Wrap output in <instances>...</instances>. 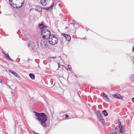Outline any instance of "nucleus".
I'll list each match as a JSON object with an SVG mask.
<instances>
[{"mask_svg": "<svg viewBox=\"0 0 134 134\" xmlns=\"http://www.w3.org/2000/svg\"><path fill=\"white\" fill-rule=\"evenodd\" d=\"M40 2L43 5L45 6L47 5L46 0H41Z\"/></svg>", "mask_w": 134, "mask_h": 134, "instance_id": "11", "label": "nucleus"}, {"mask_svg": "<svg viewBox=\"0 0 134 134\" xmlns=\"http://www.w3.org/2000/svg\"><path fill=\"white\" fill-rule=\"evenodd\" d=\"M29 76L32 80H34L35 79V75L33 74L30 73L29 74Z\"/></svg>", "mask_w": 134, "mask_h": 134, "instance_id": "16", "label": "nucleus"}, {"mask_svg": "<svg viewBox=\"0 0 134 134\" xmlns=\"http://www.w3.org/2000/svg\"><path fill=\"white\" fill-rule=\"evenodd\" d=\"M9 71L13 75H14L15 76L18 77H19V76L18 75V74L16 72H15L13 71L12 70H9Z\"/></svg>", "mask_w": 134, "mask_h": 134, "instance_id": "7", "label": "nucleus"}, {"mask_svg": "<svg viewBox=\"0 0 134 134\" xmlns=\"http://www.w3.org/2000/svg\"><path fill=\"white\" fill-rule=\"evenodd\" d=\"M31 43V45L32 44V43H33V42H32V43H30V44Z\"/></svg>", "mask_w": 134, "mask_h": 134, "instance_id": "30", "label": "nucleus"}, {"mask_svg": "<svg viewBox=\"0 0 134 134\" xmlns=\"http://www.w3.org/2000/svg\"><path fill=\"white\" fill-rule=\"evenodd\" d=\"M55 58H56L55 57H51L50 58L51 59H52V58L54 59H55Z\"/></svg>", "mask_w": 134, "mask_h": 134, "instance_id": "22", "label": "nucleus"}, {"mask_svg": "<svg viewBox=\"0 0 134 134\" xmlns=\"http://www.w3.org/2000/svg\"><path fill=\"white\" fill-rule=\"evenodd\" d=\"M102 112L104 116H107L108 115V113L106 112L105 110H104Z\"/></svg>", "mask_w": 134, "mask_h": 134, "instance_id": "17", "label": "nucleus"}, {"mask_svg": "<svg viewBox=\"0 0 134 134\" xmlns=\"http://www.w3.org/2000/svg\"><path fill=\"white\" fill-rule=\"evenodd\" d=\"M10 1L11 2H12V1Z\"/></svg>", "mask_w": 134, "mask_h": 134, "instance_id": "34", "label": "nucleus"}, {"mask_svg": "<svg viewBox=\"0 0 134 134\" xmlns=\"http://www.w3.org/2000/svg\"><path fill=\"white\" fill-rule=\"evenodd\" d=\"M54 4L55 3H53L49 7L46 8H45V9L46 10H51L53 8Z\"/></svg>", "mask_w": 134, "mask_h": 134, "instance_id": "6", "label": "nucleus"}, {"mask_svg": "<svg viewBox=\"0 0 134 134\" xmlns=\"http://www.w3.org/2000/svg\"><path fill=\"white\" fill-rule=\"evenodd\" d=\"M68 34H63L62 35H63L64 37H65V36L67 35Z\"/></svg>", "mask_w": 134, "mask_h": 134, "instance_id": "21", "label": "nucleus"}, {"mask_svg": "<svg viewBox=\"0 0 134 134\" xmlns=\"http://www.w3.org/2000/svg\"><path fill=\"white\" fill-rule=\"evenodd\" d=\"M30 37V35H29V36H28V37Z\"/></svg>", "mask_w": 134, "mask_h": 134, "instance_id": "28", "label": "nucleus"}, {"mask_svg": "<svg viewBox=\"0 0 134 134\" xmlns=\"http://www.w3.org/2000/svg\"><path fill=\"white\" fill-rule=\"evenodd\" d=\"M97 117L98 119L99 118H100V117H102L100 113L99 112L97 113Z\"/></svg>", "mask_w": 134, "mask_h": 134, "instance_id": "18", "label": "nucleus"}, {"mask_svg": "<svg viewBox=\"0 0 134 134\" xmlns=\"http://www.w3.org/2000/svg\"><path fill=\"white\" fill-rule=\"evenodd\" d=\"M5 54V57L7 59L9 60H13L12 59L9 57V56L8 54Z\"/></svg>", "mask_w": 134, "mask_h": 134, "instance_id": "12", "label": "nucleus"}, {"mask_svg": "<svg viewBox=\"0 0 134 134\" xmlns=\"http://www.w3.org/2000/svg\"><path fill=\"white\" fill-rule=\"evenodd\" d=\"M22 4H24V3H22Z\"/></svg>", "mask_w": 134, "mask_h": 134, "instance_id": "35", "label": "nucleus"}, {"mask_svg": "<svg viewBox=\"0 0 134 134\" xmlns=\"http://www.w3.org/2000/svg\"><path fill=\"white\" fill-rule=\"evenodd\" d=\"M48 39H45V38L44 43L43 44L44 45V48H45L46 46H47L48 45Z\"/></svg>", "mask_w": 134, "mask_h": 134, "instance_id": "9", "label": "nucleus"}, {"mask_svg": "<svg viewBox=\"0 0 134 134\" xmlns=\"http://www.w3.org/2000/svg\"><path fill=\"white\" fill-rule=\"evenodd\" d=\"M118 123L119 124V127L120 130V132L122 134H126V132L124 128L121 125V122L119 120H118Z\"/></svg>", "mask_w": 134, "mask_h": 134, "instance_id": "4", "label": "nucleus"}, {"mask_svg": "<svg viewBox=\"0 0 134 134\" xmlns=\"http://www.w3.org/2000/svg\"><path fill=\"white\" fill-rule=\"evenodd\" d=\"M113 96L114 98H119L121 97L120 94H114Z\"/></svg>", "mask_w": 134, "mask_h": 134, "instance_id": "13", "label": "nucleus"}, {"mask_svg": "<svg viewBox=\"0 0 134 134\" xmlns=\"http://www.w3.org/2000/svg\"><path fill=\"white\" fill-rule=\"evenodd\" d=\"M36 113V116L37 117V119L40 122L41 124L43 127H46L47 125L46 122L47 120V116L44 113H38L34 112Z\"/></svg>", "mask_w": 134, "mask_h": 134, "instance_id": "1", "label": "nucleus"}, {"mask_svg": "<svg viewBox=\"0 0 134 134\" xmlns=\"http://www.w3.org/2000/svg\"><path fill=\"white\" fill-rule=\"evenodd\" d=\"M35 134H38V133L36 134V133H35Z\"/></svg>", "mask_w": 134, "mask_h": 134, "instance_id": "33", "label": "nucleus"}, {"mask_svg": "<svg viewBox=\"0 0 134 134\" xmlns=\"http://www.w3.org/2000/svg\"><path fill=\"white\" fill-rule=\"evenodd\" d=\"M68 27H65V29H68Z\"/></svg>", "mask_w": 134, "mask_h": 134, "instance_id": "31", "label": "nucleus"}, {"mask_svg": "<svg viewBox=\"0 0 134 134\" xmlns=\"http://www.w3.org/2000/svg\"><path fill=\"white\" fill-rule=\"evenodd\" d=\"M71 38L70 36L68 35L65 36V39L67 41H69L70 40Z\"/></svg>", "mask_w": 134, "mask_h": 134, "instance_id": "15", "label": "nucleus"}, {"mask_svg": "<svg viewBox=\"0 0 134 134\" xmlns=\"http://www.w3.org/2000/svg\"><path fill=\"white\" fill-rule=\"evenodd\" d=\"M112 134H120L118 129L116 127H114L112 130Z\"/></svg>", "mask_w": 134, "mask_h": 134, "instance_id": "5", "label": "nucleus"}, {"mask_svg": "<svg viewBox=\"0 0 134 134\" xmlns=\"http://www.w3.org/2000/svg\"><path fill=\"white\" fill-rule=\"evenodd\" d=\"M132 51L133 52H134V46L132 47Z\"/></svg>", "mask_w": 134, "mask_h": 134, "instance_id": "24", "label": "nucleus"}, {"mask_svg": "<svg viewBox=\"0 0 134 134\" xmlns=\"http://www.w3.org/2000/svg\"><path fill=\"white\" fill-rule=\"evenodd\" d=\"M130 79L132 81H134V75H133L132 76L130 77Z\"/></svg>", "mask_w": 134, "mask_h": 134, "instance_id": "20", "label": "nucleus"}, {"mask_svg": "<svg viewBox=\"0 0 134 134\" xmlns=\"http://www.w3.org/2000/svg\"><path fill=\"white\" fill-rule=\"evenodd\" d=\"M68 70H69L70 71H71L72 70V69L71 66L70 65H68Z\"/></svg>", "mask_w": 134, "mask_h": 134, "instance_id": "19", "label": "nucleus"}, {"mask_svg": "<svg viewBox=\"0 0 134 134\" xmlns=\"http://www.w3.org/2000/svg\"><path fill=\"white\" fill-rule=\"evenodd\" d=\"M99 121L102 122V124L104 125L105 123H104V119L103 118V116H102V117H100V118H99L98 119Z\"/></svg>", "mask_w": 134, "mask_h": 134, "instance_id": "8", "label": "nucleus"}, {"mask_svg": "<svg viewBox=\"0 0 134 134\" xmlns=\"http://www.w3.org/2000/svg\"><path fill=\"white\" fill-rule=\"evenodd\" d=\"M46 27L43 22L39 24V27L41 29V34L43 38L48 39L49 37L52 35H51L50 31L46 29Z\"/></svg>", "mask_w": 134, "mask_h": 134, "instance_id": "2", "label": "nucleus"}, {"mask_svg": "<svg viewBox=\"0 0 134 134\" xmlns=\"http://www.w3.org/2000/svg\"><path fill=\"white\" fill-rule=\"evenodd\" d=\"M48 40L50 44L54 45L57 43L58 39L55 35H52L49 37Z\"/></svg>", "mask_w": 134, "mask_h": 134, "instance_id": "3", "label": "nucleus"}, {"mask_svg": "<svg viewBox=\"0 0 134 134\" xmlns=\"http://www.w3.org/2000/svg\"><path fill=\"white\" fill-rule=\"evenodd\" d=\"M69 116L68 115H65V118H68Z\"/></svg>", "mask_w": 134, "mask_h": 134, "instance_id": "23", "label": "nucleus"}, {"mask_svg": "<svg viewBox=\"0 0 134 134\" xmlns=\"http://www.w3.org/2000/svg\"><path fill=\"white\" fill-rule=\"evenodd\" d=\"M103 95H104V96H107V95H106L104 93H103Z\"/></svg>", "mask_w": 134, "mask_h": 134, "instance_id": "26", "label": "nucleus"}, {"mask_svg": "<svg viewBox=\"0 0 134 134\" xmlns=\"http://www.w3.org/2000/svg\"><path fill=\"white\" fill-rule=\"evenodd\" d=\"M36 11H37V12H39L40 11H38V9L36 10Z\"/></svg>", "mask_w": 134, "mask_h": 134, "instance_id": "29", "label": "nucleus"}, {"mask_svg": "<svg viewBox=\"0 0 134 134\" xmlns=\"http://www.w3.org/2000/svg\"><path fill=\"white\" fill-rule=\"evenodd\" d=\"M44 40L45 38H43V39H42L41 40V46L43 48H44V45L43 44L44 43Z\"/></svg>", "mask_w": 134, "mask_h": 134, "instance_id": "10", "label": "nucleus"}, {"mask_svg": "<svg viewBox=\"0 0 134 134\" xmlns=\"http://www.w3.org/2000/svg\"><path fill=\"white\" fill-rule=\"evenodd\" d=\"M103 98L107 101H109V98L107 96H103Z\"/></svg>", "mask_w": 134, "mask_h": 134, "instance_id": "14", "label": "nucleus"}, {"mask_svg": "<svg viewBox=\"0 0 134 134\" xmlns=\"http://www.w3.org/2000/svg\"><path fill=\"white\" fill-rule=\"evenodd\" d=\"M133 75H134V74Z\"/></svg>", "mask_w": 134, "mask_h": 134, "instance_id": "36", "label": "nucleus"}, {"mask_svg": "<svg viewBox=\"0 0 134 134\" xmlns=\"http://www.w3.org/2000/svg\"><path fill=\"white\" fill-rule=\"evenodd\" d=\"M132 101L133 102H134V98H133L132 99Z\"/></svg>", "mask_w": 134, "mask_h": 134, "instance_id": "25", "label": "nucleus"}, {"mask_svg": "<svg viewBox=\"0 0 134 134\" xmlns=\"http://www.w3.org/2000/svg\"><path fill=\"white\" fill-rule=\"evenodd\" d=\"M30 46V45H28V46Z\"/></svg>", "mask_w": 134, "mask_h": 134, "instance_id": "32", "label": "nucleus"}, {"mask_svg": "<svg viewBox=\"0 0 134 134\" xmlns=\"http://www.w3.org/2000/svg\"><path fill=\"white\" fill-rule=\"evenodd\" d=\"M58 65L59 68V67H60V65H59V63H58Z\"/></svg>", "mask_w": 134, "mask_h": 134, "instance_id": "27", "label": "nucleus"}]
</instances>
